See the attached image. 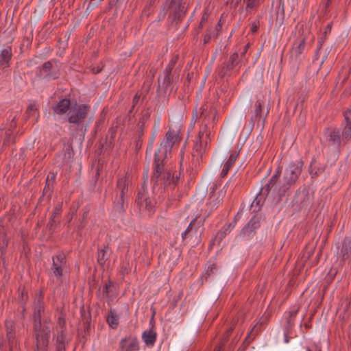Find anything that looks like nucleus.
I'll use <instances>...</instances> for the list:
<instances>
[{
	"label": "nucleus",
	"mask_w": 351,
	"mask_h": 351,
	"mask_svg": "<svg viewBox=\"0 0 351 351\" xmlns=\"http://www.w3.org/2000/svg\"><path fill=\"white\" fill-rule=\"evenodd\" d=\"M248 47H249V46H248V45H245V49H244L243 51V52H242V53H241V56H243L245 55V52L247 51V49H248Z\"/></svg>",
	"instance_id": "nucleus-36"
},
{
	"label": "nucleus",
	"mask_w": 351,
	"mask_h": 351,
	"mask_svg": "<svg viewBox=\"0 0 351 351\" xmlns=\"http://www.w3.org/2000/svg\"><path fill=\"white\" fill-rule=\"evenodd\" d=\"M62 337H58V339H57V341H59L60 343L62 341Z\"/></svg>",
	"instance_id": "nucleus-39"
},
{
	"label": "nucleus",
	"mask_w": 351,
	"mask_h": 351,
	"mask_svg": "<svg viewBox=\"0 0 351 351\" xmlns=\"http://www.w3.org/2000/svg\"><path fill=\"white\" fill-rule=\"evenodd\" d=\"M158 132H159V125H158V124H157L155 126L154 130L153 131V132L152 133V135L150 136L149 145L150 150L152 149L154 143L158 136Z\"/></svg>",
	"instance_id": "nucleus-23"
},
{
	"label": "nucleus",
	"mask_w": 351,
	"mask_h": 351,
	"mask_svg": "<svg viewBox=\"0 0 351 351\" xmlns=\"http://www.w3.org/2000/svg\"><path fill=\"white\" fill-rule=\"evenodd\" d=\"M60 208H56V210H55V212H54V216H55L56 215L59 214V213H60Z\"/></svg>",
	"instance_id": "nucleus-37"
},
{
	"label": "nucleus",
	"mask_w": 351,
	"mask_h": 351,
	"mask_svg": "<svg viewBox=\"0 0 351 351\" xmlns=\"http://www.w3.org/2000/svg\"><path fill=\"white\" fill-rule=\"evenodd\" d=\"M128 184V180L126 178H120L117 181V186L121 190V197L122 201L125 194V191L127 189Z\"/></svg>",
	"instance_id": "nucleus-20"
},
{
	"label": "nucleus",
	"mask_w": 351,
	"mask_h": 351,
	"mask_svg": "<svg viewBox=\"0 0 351 351\" xmlns=\"http://www.w3.org/2000/svg\"><path fill=\"white\" fill-rule=\"evenodd\" d=\"M206 20V16H204L202 18V22Z\"/></svg>",
	"instance_id": "nucleus-42"
},
{
	"label": "nucleus",
	"mask_w": 351,
	"mask_h": 351,
	"mask_svg": "<svg viewBox=\"0 0 351 351\" xmlns=\"http://www.w3.org/2000/svg\"><path fill=\"white\" fill-rule=\"evenodd\" d=\"M326 137L330 145L338 148L341 145V138L339 130L336 129L328 130L326 132Z\"/></svg>",
	"instance_id": "nucleus-11"
},
{
	"label": "nucleus",
	"mask_w": 351,
	"mask_h": 351,
	"mask_svg": "<svg viewBox=\"0 0 351 351\" xmlns=\"http://www.w3.org/2000/svg\"><path fill=\"white\" fill-rule=\"evenodd\" d=\"M163 179L165 180V184H171L176 182L174 176L170 171L164 173Z\"/></svg>",
	"instance_id": "nucleus-24"
},
{
	"label": "nucleus",
	"mask_w": 351,
	"mask_h": 351,
	"mask_svg": "<svg viewBox=\"0 0 351 351\" xmlns=\"http://www.w3.org/2000/svg\"><path fill=\"white\" fill-rule=\"evenodd\" d=\"M301 171L302 165L300 162L290 163L286 168L283 179L280 183H278L277 173L271 177L267 184L268 190H273L280 195L285 193L287 189L295 182Z\"/></svg>",
	"instance_id": "nucleus-2"
},
{
	"label": "nucleus",
	"mask_w": 351,
	"mask_h": 351,
	"mask_svg": "<svg viewBox=\"0 0 351 351\" xmlns=\"http://www.w3.org/2000/svg\"><path fill=\"white\" fill-rule=\"evenodd\" d=\"M49 177H50V175H48L47 176V180L48 181V180L49 179Z\"/></svg>",
	"instance_id": "nucleus-43"
},
{
	"label": "nucleus",
	"mask_w": 351,
	"mask_h": 351,
	"mask_svg": "<svg viewBox=\"0 0 351 351\" xmlns=\"http://www.w3.org/2000/svg\"><path fill=\"white\" fill-rule=\"evenodd\" d=\"M43 309V306L40 303V298L34 304V330L36 338V347L38 351H45L48 346L49 332H50V324L45 322L43 324L40 322V312Z\"/></svg>",
	"instance_id": "nucleus-3"
},
{
	"label": "nucleus",
	"mask_w": 351,
	"mask_h": 351,
	"mask_svg": "<svg viewBox=\"0 0 351 351\" xmlns=\"http://www.w3.org/2000/svg\"><path fill=\"white\" fill-rule=\"evenodd\" d=\"M197 114H195V115H193L192 119H191V125H190L191 128H194V125H195V122L197 121Z\"/></svg>",
	"instance_id": "nucleus-34"
},
{
	"label": "nucleus",
	"mask_w": 351,
	"mask_h": 351,
	"mask_svg": "<svg viewBox=\"0 0 351 351\" xmlns=\"http://www.w3.org/2000/svg\"><path fill=\"white\" fill-rule=\"evenodd\" d=\"M343 117L344 123H343L342 139L347 141L351 137V111L349 109L345 110Z\"/></svg>",
	"instance_id": "nucleus-8"
},
{
	"label": "nucleus",
	"mask_w": 351,
	"mask_h": 351,
	"mask_svg": "<svg viewBox=\"0 0 351 351\" xmlns=\"http://www.w3.org/2000/svg\"><path fill=\"white\" fill-rule=\"evenodd\" d=\"M235 223V221H232V223H229L224 233L226 234V232H230L231 230L234 227Z\"/></svg>",
	"instance_id": "nucleus-33"
},
{
	"label": "nucleus",
	"mask_w": 351,
	"mask_h": 351,
	"mask_svg": "<svg viewBox=\"0 0 351 351\" xmlns=\"http://www.w3.org/2000/svg\"><path fill=\"white\" fill-rule=\"evenodd\" d=\"M65 264L64 257L62 254L56 256L53 258L52 270L53 274L60 278L62 274V268Z\"/></svg>",
	"instance_id": "nucleus-10"
},
{
	"label": "nucleus",
	"mask_w": 351,
	"mask_h": 351,
	"mask_svg": "<svg viewBox=\"0 0 351 351\" xmlns=\"http://www.w3.org/2000/svg\"><path fill=\"white\" fill-rule=\"evenodd\" d=\"M259 226L258 219L253 217L248 223L243 228L241 234L244 236L247 234L250 236L252 232Z\"/></svg>",
	"instance_id": "nucleus-15"
},
{
	"label": "nucleus",
	"mask_w": 351,
	"mask_h": 351,
	"mask_svg": "<svg viewBox=\"0 0 351 351\" xmlns=\"http://www.w3.org/2000/svg\"><path fill=\"white\" fill-rule=\"evenodd\" d=\"M108 251L109 250L108 247H105L99 250L98 253L97 260L100 265H103L105 263L106 261L107 260V255L108 254Z\"/></svg>",
	"instance_id": "nucleus-22"
},
{
	"label": "nucleus",
	"mask_w": 351,
	"mask_h": 351,
	"mask_svg": "<svg viewBox=\"0 0 351 351\" xmlns=\"http://www.w3.org/2000/svg\"><path fill=\"white\" fill-rule=\"evenodd\" d=\"M142 339L146 346H153L156 340V332L152 328L145 330L142 334Z\"/></svg>",
	"instance_id": "nucleus-12"
},
{
	"label": "nucleus",
	"mask_w": 351,
	"mask_h": 351,
	"mask_svg": "<svg viewBox=\"0 0 351 351\" xmlns=\"http://www.w3.org/2000/svg\"><path fill=\"white\" fill-rule=\"evenodd\" d=\"M43 67L45 71H48L50 70V69L51 67V64L50 62H47L43 64Z\"/></svg>",
	"instance_id": "nucleus-32"
},
{
	"label": "nucleus",
	"mask_w": 351,
	"mask_h": 351,
	"mask_svg": "<svg viewBox=\"0 0 351 351\" xmlns=\"http://www.w3.org/2000/svg\"><path fill=\"white\" fill-rule=\"evenodd\" d=\"M215 351H221V346L217 347Z\"/></svg>",
	"instance_id": "nucleus-40"
},
{
	"label": "nucleus",
	"mask_w": 351,
	"mask_h": 351,
	"mask_svg": "<svg viewBox=\"0 0 351 351\" xmlns=\"http://www.w3.org/2000/svg\"><path fill=\"white\" fill-rule=\"evenodd\" d=\"M215 265L213 264V263H209L207 267H206V269L205 270V274L209 276L210 274L213 273V269H215Z\"/></svg>",
	"instance_id": "nucleus-30"
},
{
	"label": "nucleus",
	"mask_w": 351,
	"mask_h": 351,
	"mask_svg": "<svg viewBox=\"0 0 351 351\" xmlns=\"http://www.w3.org/2000/svg\"><path fill=\"white\" fill-rule=\"evenodd\" d=\"M216 187H217V186H216V185L213 186V191H212L210 193H214V191H215V190Z\"/></svg>",
	"instance_id": "nucleus-41"
},
{
	"label": "nucleus",
	"mask_w": 351,
	"mask_h": 351,
	"mask_svg": "<svg viewBox=\"0 0 351 351\" xmlns=\"http://www.w3.org/2000/svg\"><path fill=\"white\" fill-rule=\"evenodd\" d=\"M304 39H301L298 41V43H297V47H294L293 48L295 53H300L302 52V50L304 46Z\"/></svg>",
	"instance_id": "nucleus-28"
},
{
	"label": "nucleus",
	"mask_w": 351,
	"mask_h": 351,
	"mask_svg": "<svg viewBox=\"0 0 351 351\" xmlns=\"http://www.w3.org/2000/svg\"><path fill=\"white\" fill-rule=\"evenodd\" d=\"M12 56V49L10 46L5 47L0 53V64L7 66Z\"/></svg>",
	"instance_id": "nucleus-16"
},
{
	"label": "nucleus",
	"mask_w": 351,
	"mask_h": 351,
	"mask_svg": "<svg viewBox=\"0 0 351 351\" xmlns=\"http://www.w3.org/2000/svg\"><path fill=\"white\" fill-rule=\"evenodd\" d=\"M255 204H258V202H257L256 199L253 201V202H252V206H253Z\"/></svg>",
	"instance_id": "nucleus-38"
},
{
	"label": "nucleus",
	"mask_w": 351,
	"mask_h": 351,
	"mask_svg": "<svg viewBox=\"0 0 351 351\" xmlns=\"http://www.w3.org/2000/svg\"><path fill=\"white\" fill-rule=\"evenodd\" d=\"M237 58H238L237 53H234L232 56H231V57L230 58V60H229L230 64H228L227 66H225V65L223 66V67L221 68V71H219V75H220L221 77L225 75V74H226L225 66L227 67L226 70L232 69L234 66V63L237 61Z\"/></svg>",
	"instance_id": "nucleus-18"
},
{
	"label": "nucleus",
	"mask_w": 351,
	"mask_h": 351,
	"mask_svg": "<svg viewBox=\"0 0 351 351\" xmlns=\"http://www.w3.org/2000/svg\"><path fill=\"white\" fill-rule=\"evenodd\" d=\"M211 132L207 123L204 124L199 131L198 136L194 144V150L202 155L206 149L210 141Z\"/></svg>",
	"instance_id": "nucleus-4"
},
{
	"label": "nucleus",
	"mask_w": 351,
	"mask_h": 351,
	"mask_svg": "<svg viewBox=\"0 0 351 351\" xmlns=\"http://www.w3.org/2000/svg\"><path fill=\"white\" fill-rule=\"evenodd\" d=\"M72 106L73 104H71L70 99L66 98L62 99L53 107V112L56 115L60 117H64L66 119Z\"/></svg>",
	"instance_id": "nucleus-7"
},
{
	"label": "nucleus",
	"mask_w": 351,
	"mask_h": 351,
	"mask_svg": "<svg viewBox=\"0 0 351 351\" xmlns=\"http://www.w3.org/2000/svg\"><path fill=\"white\" fill-rule=\"evenodd\" d=\"M188 3L186 0H171V6L175 8L179 16L183 15L187 10Z\"/></svg>",
	"instance_id": "nucleus-13"
},
{
	"label": "nucleus",
	"mask_w": 351,
	"mask_h": 351,
	"mask_svg": "<svg viewBox=\"0 0 351 351\" xmlns=\"http://www.w3.org/2000/svg\"><path fill=\"white\" fill-rule=\"evenodd\" d=\"M8 246V239L5 236L2 235L0 237V250L1 254H3Z\"/></svg>",
	"instance_id": "nucleus-26"
},
{
	"label": "nucleus",
	"mask_w": 351,
	"mask_h": 351,
	"mask_svg": "<svg viewBox=\"0 0 351 351\" xmlns=\"http://www.w3.org/2000/svg\"><path fill=\"white\" fill-rule=\"evenodd\" d=\"M36 106L34 105H33V104L29 105L28 108H27V110L29 112H33V111H36Z\"/></svg>",
	"instance_id": "nucleus-35"
},
{
	"label": "nucleus",
	"mask_w": 351,
	"mask_h": 351,
	"mask_svg": "<svg viewBox=\"0 0 351 351\" xmlns=\"http://www.w3.org/2000/svg\"><path fill=\"white\" fill-rule=\"evenodd\" d=\"M341 254L343 261H351V240H344Z\"/></svg>",
	"instance_id": "nucleus-17"
},
{
	"label": "nucleus",
	"mask_w": 351,
	"mask_h": 351,
	"mask_svg": "<svg viewBox=\"0 0 351 351\" xmlns=\"http://www.w3.org/2000/svg\"><path fill=\"white\" fill-rule=\"evenodd\" d=\"M214 113H215V112H214V111H212V112H211V114H210V115H208V114H206V112H202V115L204 116V119H205V120H207V121H208V122H209V120H210V117H212V118H213V119H214Z\"/></svg>",
	"instance_id": "nucleus-31"
},
{
	"label": "nucleus",
	"mask_w": 351,
	"mask_h": 351,
	"mask_svg": "<svg viewBox=\"0 0 351 351\" xmlns=\"http://www.w3.org/2000/svg\"><path fill=\"white\" fill-rule=\"evenodd\" d=\"M180 125L171 127L160 143L158 152L155 154L156 171L154 177L160 176V165L163 160L171 154L173 147L180 141Z\"/></svg>",
	"instance_id": "nucleus-1"
},
{
	"label": "nucleus",
	"mask_w": 351,
	"mask_h": 351,
	"mask_svg": "<svg viewBox=\"0 0 351 351\" xmlns=\"http://www.w3.org/2000/svg\"><path fill=\"white\" fill-rule=\"evenodd\" d=\"M262 106L263 104L260 101H257L255 104V109L253 111V114L252 118L254 119H257L261 117L262 114Z\"/></svg>",
	"instance_id": "nucleus-21"
},
{
	"label": "nucleus",
	"mask_w": 351,
	"mask_h": 351,
	"mask_svg": "<svg viewBox=\"0 0 351 351\" xmlns=\"http://www.w3.org/2000/svg\"><path fill=\"white\" fill-rule=\"evenodd\" d=\"M195 219L191 221L186 230L182 234V237L183 239L186 237L188 233H189L191 231H193V226L195 225Z\"/></svg>",
	"instance_id": "nucleus-29"
},
{
	"label": "nucleus",
	"mask_w": 351,
	"mask_h": 351,
	"mask_svg": "<svg viewBox=\"0 0 351 351\" xmlns=\"http://www.w3.org/2000/svg\"><path fill=\"white\" fill-rule=\"evenodd\" d=\"M122 351H137L139 349L138 341L136 337H129L120 342Z\"/></svg>",
	"instance_id": "nucleus-9"
},
{
	"label": "nucleus",
	"mask_w": 351,
	"mask_h": 351,
	"mask_svg": "<svg viewBox=\"0 0 351 351\" xmlns=\"http://www.w3.org/2000/svg\"><path fill=\"white\" fill-rule=\"evenodd\" d=\"M237 156H238V153L236 151H234V152H233L232 153L230 154L228 159L226 161V162L224 163V165L223 166V168H222V170H221V175L222 176H226V174L229 171V170L231 168V167L235 162V161H236V160L237 158Z\"/></svg>",
	"instance_id": "nucleus-14"
},
{
	"label": "nucleus",
	"mask_w": 351,
	"mask_h": 351,
	"mask_svg": "<svg viewBox=\"0 0 351 351\" xmlns=\"http://www.w3.org/2000/svg\"><path fill=\"white\" fill-rule=\"evenodd\" d=\"M260 1L261 0H244V3L247 10H252L259 5Z\"/></svg>",
	"instance_id": "nucleus-25"
},
{
	"label": "nucleus",
	"mask_w": 351,
	"mask_h": 351,
	"mask_svg": "<svg viewBox=\"0 0 351 351\" xmlns=\"http://www.w3.org/2000/svg\"><path fill=\"white\" fill-rule=\"evenodd\" d=\"M88 112V106L86 104H73L66 119L72 123L79 124L84 121Z\"/></svg>",
	"instance_id": "nucleus-5"
},
{
	"label": "nucleus",
	"mask_w": 351,
	"mask_h": 351,
	"mask_svg": "<svg viewBox=\"0 0 351 351\" xmlns=\"http://www.w3.org/2000/svg\"><path fill=\"white\" fill-rule=\"evenodd\" d=\"M107 322L111 328H115L119 324V316L114 312L110 311L107 318Z\"/></svg>",
	"instance_id": "nucleus-19"
},
{
	"label": "nucleus",
	"mask_w": 351,
	"mask_h": 351,
	"mask_svg": "<svg viewBox=\"0 0 351 351\" xmlns=\"http://www.w3.org/2000/svg\"><path fill=\"white\" fill-rule=\"evenodd\" d=\"M306 350L307 351H311V350L308 348L306 349Z\"/></svg>",
	"instance_id": "nucleus-44"
},
{
	"label": "nucleus",
	"mask_w": 351,
	"mask_h": 351,
	"mask_svg": "<svg viewBox=\"0 0 351 351\" xmlns=\"http://www.w3.org/2000/svg\"><path fill=\"white\" fill-rule=\"evenodd\" d=\"M139 213L143 216H150L155 211L154 202L146 198L145 195L139 193L136 199Z\"/></svg>",
	"instance_id": "nucleus-6"
},
{
	"label": "nucleus",
	"mask_w": 351,
	"mask_h": 351,
	"mask_svg": "<svg viewBox=\"0 0 351 351\" xmlns=\"http://www.w3.org/2000/svg\"><path fill=\"white\" fill-rule=\"evenodd\" d=\"M5 326L7 330V335L9 339L12 337V332L14 330V324L12 321H7L5 322Z\"/></svg>",
	"instance_id": "nucleus-27"
}]
</instances>
